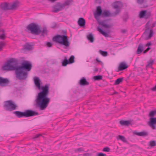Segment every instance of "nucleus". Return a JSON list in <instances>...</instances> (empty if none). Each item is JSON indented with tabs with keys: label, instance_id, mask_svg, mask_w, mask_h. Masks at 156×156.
Wrapping results in <instances>:
<instances>
[{
	"label": "nucleus",
	"instance_id": "f257e3e1",
	"mask_svg": "<svg viewBox=\"0 0 156 156\" xmlns=\"http://www.w3.org/2000/svg\"><path fill=\"white\" fill-rule=\"evenodd\" d=\"M17 61L12 58L6 62L2 67L3 70H14L17 78L20 80H25L27 77V73L24 70L30 71L32 67V65L27 61H24L21 66H14L17 64Z\"/></svg>",
	"mask_w": 156,
	"mask_h": 156
},
{
	"label": "nucleus",
	"instance_id": "f03ea898",
	"mask_svg": "<svg viewBox=\"0 0 156 156\" xmlns=\"http://www.w3.org/2000/svg\"><path fill=\"white\" fill-rule=\"evenodd\" d=\"M35 85L39 90H41L36 96L35 100V105L39 107L41 110L47 108L50 101V99L48 96L49 93V84H46L44 86H41V80L38 77L34 78Z\"/></svg>",
	"mask_w": 156,
	"mask_h": 156
},
{
	"label": "nucleus",
	"instance_id": "7ed1b4c3",
	"mask_svg": "<svg viewBox=\"0 0 156 156\" xmlns=\"http://www.w3.org/2000/svg\"><path fill=\"white\" fill-rule=\"evenodd\" d=\"M52 40L53 41L63 46L64 49H67L69 47L70 43L66 35H61L58 34L54 37Z\"/></svg>",
	"mask_w": 156,
	"mask_h": 156
},
{
	"label": "nucleus",
	"instance_id": "20e7f679",
	"mask_svg": "<svg viewBox=\"0 0 156 156\" xmlns=\"http://www.w3.org/2000/svg\"><path fill=\"white\" fill-rule=\"evenodd\" d=\"M73 2V0H67L63 3L57 2L52 6V12L54 13H57L63 10L65 7L71 5Z\"/></svg>",
	"mask_w": 156,
	"mask_h": 156
},
{
	"label": "nucleus",
	"instance_id": "39448f33",
	"mask_svg": "<svg viewBox=\"0 0 156 156\" xmlns=\"http://www.w3.org/2000/svg\"><path fill=\"white\" fill-rule=\"evenodd\" d=\"M102 10L101 6H98L96 8V12L94 13V18L97 21L98 24L105 28H109L112 25L111 24H107L105 23L104 21H101L100 20V16L102 15Z\"/></svg>",
	"mask_w": 156,
	"mask_h": 156
},
{
	"label": "nucleus",
	"instance_id": "423d86ee",
	"mask_svg": "<svg viewBox=\"0 0 156 156\" xmlns=\"http://www.w3.org/2000/svg\"><path fill=\"white\" fill-rule=\"evenodd\" d=\"M13 113L19 118L23 117H28L38 115V112L32 110H26L24 112L16 111L14 112Z\"/></svg>",
	"mask_w": 156,
	"mask_h": 156
},
{
	"label": "nucleus",
	"instance_id": "0eeeda50",
	"mask_svg": "<svg viewBox=\"0 0 156 156\" xmlns=\"http://www.w3.org/2000/svg\"><path fill=\"white\" fill-rule=\"evenodd\" d=\"M27 29L31 31L32 34L38 35L41 33V30L39 26L34 23L28 25L27 27Z\"/></svg>",
	"mask_w": 156,
	"mask_h": 156
},
{
	"label": "nucleus",
	"instance_id": "6e6552de",
	"mask_svg": "<svg viewBox=\"0 0 156 156\" xmlns=\"http://www.w3.org/2000/svg\"><path fill=\"white\" fill-rule=\"evenodd\" d=\"M3 107L6 111H9L14 110L18 107V106L14 104L11 100L5 101Z\"/></svg>",
	"mask_w": 156,
	"mask_h": 156
},
{
	"label": "nucleus",
	"instance_id": "1a4fd4ad",
	"mask_svg": "<svg viewBox=\"0 0 156 156\" xmlns=\"http://www.w3.org/2000/svg\"><path fill=\"white\" fill-rule=\"evenodd\" d=\"M145 27L146 29L144 33L145 34H149L146 38L147 40L150 39L153 36L154 34L153 30V29H151L150 27V21H148L145 25Z\"/></svg>",
	"mask_w": 156,
	"mask_h": 156
},
{
	"label": "nucleus",
	"instance_id": "9d476101",
	"mask_svg": "<svg viewBox=\"0 0 156 156\" xmlns=\"http://www.w3.org/2000/svg\"><path fill=\"white\" fill-rule=\"evenodd\" d=\"M119 5L120 2H115L113 4L112 6L113 8L116 9V10L115 12L112 13V16H115L121 12V7Z\"/></svg>",
	"mask_w": 156,
	"mask_h": 156
},
{
	"label": "nucleus",
	"instance_id": "9b49d317",
	"mask_svg": "<svg viewBox=\"0 0 156 156\" xmlns=\"http://www.w3.org/2000/svg\"><path fill=\"white\" fill-rule=\"evenodd\" d=\"M9 10H10L9 4L6 2L1 4L0 11L2 13L4 12Z\"/></svg>",
	"mask_w": 156,
	"mask_h": 156
},
{
	"label": "nucleus",
	"instance_id": "f8f14e48",
	"mask_svg": "<svg viewBox=\"0 0 156 156\" xmlns=\"http://www.w3.org/2000/svg\"><path fill=\"white\" fill-rule=\"evenodd\" d=\"M149 125L152 129H156V126H155L156 124V117H151L150 119V121L149 122Z\"/></svg>",
	"mask_w": 156,
	"mask_h": 156
},
{
	"label": "nucleus",
	"instance_id": "ddd939ff",
	"mask_svg": "<svg viewBox=\"0 0 156 156\" xmlns=\"http://www.w3.org/2000/svg\"><path fill=\"white\" fill-rule=\"evenodd\" d=\"M9 82V80L8 79L0 77V85L1 86L3 87L6 86Z\"/></svg>",
	"mask_w": 156,
	"mask_h": 156
},
{
	"label": "nucleus",
	"instance_id": "4468645a",
	"mask_svg": "<svg viewBox=\"0 0 156 156\" xmlns=\"http://www.w3.org/2000/svg\"><path fill=\"white\" fill-rule=\"evenodd\" d=\"M128 67V65L125 62H122L120 63L117 72H119L125 70Z\"/></svg>",
	"mask_w": 156,
	"mask_h": 156
},
{
	"label": "nucleus",
	"instance_id": "2eb2a0df",
	"mask_svg": "<svg viewBox=\"0 0 156 156\" xmlns=\"http://www.w3.org/2000/svg\"><path fill=\"white\" fill-rule=\"evenodd\" d=\"M79 84L82 86H87L89 85V83L85 78L82 77L80 80Z\"/></svg>",
	"mask_w": 156,
	"mask_h": 156
},
{
	"label": "nucleus",
	"instance_id": "dca6fc26",
	"mask_svg": "<svg viewBox=\"0 0 156 156\" xmlns=\"http://www.w3.org/2000/svg\"><path fill=\"white\" fill-rule=\"evenodd\" d=\"M78 25L81 27H84L85 25L86 21L83 18L81 17L79 18L78 22Z\"/></svg>",
	"mask_w": 156,
	"mask_h": 156
},
{
	"label": "nucleus",
	"instance_id": "f3484780",
	"mask_svg": "<svg viewBox=\"0 0 156 156\" xmlns=\"http://www.w3.org/2000/svg\"><path fill=\"white\" fill-rule=\"evenodd\" d=\"M19 2H16L11 5L9 4L10 10L15 9L17 7L19 6Z\"/></svg>",
	"mask_w": 156,
	"mask_h": 156
},
{
	"label": "nucleus",
	"instance_id": "a211bd4d",
	"mask_svg": "<svg viewBox=\"0 0 156 156\" xmlns=\"http://www.w3.org/2000/svg\"><path fill=\"white\" fill-rule=\"evenodd\" d=\"M33 46L29 43H26L24 46V48L27 51L31 50L33 49Z\"/></svg>",
	"mask_w": 156,
	"mask_h": 156
},
{
	"label": "nucleus",
	"instance_id": "6ab92c4d",
	"mask_svg": "<svg viewBox=\"0 0 156 156\" xmlns=\"http://www.w3.org/2000/svg\"><path fill=\"white\" fill-rule=\"evenodd\" d=\"M144 49V45L142 44H139L137 51V54H140L143 51Z\"/></svg>",
	"mask_w": 156,
	"mask_h": 156
},
{
	"label": "nucleus",
	"instance_id": "aec40b11",
	"mask_svg": "<svg viewBox=\"0 0 156 156\" xmlns=\"http://www.w3.org/2000/svg\"><path fill=\"white\" fill-rule=\"evenodd\" d=\"M135 134L139 136H146L148 135V133L146 131H142L140 132H136Z\"/></svg>",
	"mask_w": 156,
	"mask_h": 156
},
{
	"label": "nucleus",
	"instance_id": "412c9836",
	"mask_svg": "<svg viewBox=\"0 0 156 156\" xmlns=\"http://www.w3.org/2000/svg\"><path fill=\"white\" fill-rule=\"evenodd\" d=\"M97 30L100 33L102 34L105 37H107L108 36V34L106 32L103 31L99 27H98Z\"/></svg>",
	"mask_w": 156,
	"mask_h": 156
},
{
	"label": "nucleus",
	"instance_id": "4be33fe9",
	"mask_svg": "<svg viewBox=\"0 0 156 156\" xmlns=\"http://www.w3.org/2000/svg\"><path fill=\"white\" fill-rule=\"evenodd\" d=\"M87 38L92 43L94 41V37L93 35L91 33H90L87 36Z\"/></svg>",
	"mask_w": 156,
	"mask_h": 156
},
{
	"label": "nucleus",
	"instance_id": "5701e85b",
	"mask_svg": "<svg viewBox=\"0 0 156 156\" xmlns=\"http://www.w3.org/2000/svg\"><path fill=\"white\" fill-rule=\"evenodd\" d=\"M154 61L153 60H150V61H148L147 62V64L146 66V69L148 68H153L152 67V65L154 63Z\"/></svg>",
	"mask_w": 156,
	"mask_h": 156
},
{
	"label": "nucleus",
	"instance_id": "b1692460",
	"mask_svg": "<svg viewBox=\"0 0 156 156\" xmlns=\"http://www.w3.org/2000/svg\"><path fill=\"white\" fill-rule=\"evenodd\" d=\"M62 65L63 66H66V65L69 64V62L68 60L67 59V58L66 57H65L63 61L62 62Z\"/></svg>",
	"mask_w": 156,
	"mask_h": 156
},
{
	"label": "nucleus",
	"instance_id": "393cba45",
	"mask_svg": "<svg viewBox=\"0 0 156 156\" xmlns=\"http://www.w3.org/2000/svg\"><path fill=\"white\" fill-rule=\"evenodd\" d=\"M110 13L109 11H105L102 13L101 16L104 17H108L110 16Z\"/></svg>",
	"mask_w": 156,
	"mask_h": 156
},
{
	"label": "nucleus",
	"instance_id": "a878e982",
	"mask_svg": "<svg viewBox=\"0 0 156 156\" xmlns=\"http://www.w3.org/2000/svg\"><path fill=\"white\" fill-rule=\"evenodd\" d=\"M123 79L124 78L123 77L118 79L115 81L114 84L115 85L119 84L120 83L122 82Z\"/></svg>",
	"mask_w": 156,
	"mask_h": 156
},
{
	"label": "nucleus",
	"instance_id": "bb28decb",
	"mask_svg": "<svg viewBox=\"0 0 156 156\" xmlns=\"http://www.w3.org/2000/svg\"><path fill=\"white\" fill-rule=\"evenodd\" d=\"M120 123L122 125L128 126L130 124V122L129 121H123L121 120L120 121Z\"/></svg>",
	"mask_w": 156,
	"mask_h": 156
},
{
	"label": "nucleus",
	"instance_id": "cd10ccee",
	"mask_svg": "<svg viewBox=\"0 0 156 156\" xmlns=\"http://www.w3.org/2000/svg\"><path fill=\"white\" fill-rule=\"evenodd\" d=\"M156 115V110L152 111L150 112L148 116L151 117H153Z\"/></svg>",
	"mask_w": 156,
	"mask_h": 156
},
{
	"label": "nucleus",
	"instance_id": "c85d7f7f",
	"mask_svg": "<svg viewBox=\"0 0 156 156\" xmlns=\"http://www.w3.org/2000/svg\"><path fill=\"white\" fill-rule=\"evenodd\" d=\"M146 11L142 10L140 12L139 14V17L140 18H143L146 15Z\"/></svg>",
	"mask_w": 156,
	"mask_h": 156
},
{
	"label": "nucleus",
	"instance_id": "c756f323",
	"mask_svg": "<svg viewBox=\"0 0 156 156\" xmlns=\"http://www.w3.org/2000/svg\"><path fill=\"white\" fill-rule=\"evenodd\" d=\"M118 137L119 139L122 140L123 142L125 143L127 142V141L124 136L119 135L118 136Z\"/></svg>",
	"mask_w": 156,
	"mask_h": 156
},
{
	"label": "nucleus",
	"instance_id": "7c9ffc66",
	"mask_svg": "<svg viewBox=\"0 0 156 156\" xmlns=\"http://www.w3.org/2000/svg\"><path fill=\"white\" fill-rule=\"evenodd\" d=\"M102 76L101 75L96 76L93 77V79L95 80H101Z\"/></svg>",
	"mask_w": 156,
	"mask_h": 156
},
{
	"label": "nucleus",
	"instance_id": "2f4dec72",
	"mask_svg": "<svg viewBox=\"0 0 156 156\" xmlns=\"http://www.w3.org/2000/svg\"><path fill=\"white\" fill-rule=\"evenodd\" d=\"M99 53L104 56H106L108 55V52L106 51H104L101 50L99 51Z\"/></svg>",
	"mask_w": 156,
	"mask_h": 156
},
{
	"label": "nucleus",
	"instance_id": "473e14b6",
	"mask_svg": "<svg viewBox=\"0 0 156 156\" xmlns=\"http://www.w3.org/2000/svg\"><path fill=\"white\" fill-rule=\"evenodd\" d=\"M149 145L151 147H153L156 146V141L155 140L150 141L149 142Z\"/></svg>",
	"mask_w": 156,
	"mask_h": 156
},
{
	"label": "nucleus",
	"instance_id": "72a5a7b5",
	"mask_svg": "<svg viewBox=\"0 0 156 156\" xmlns=\"http://www.w3.org/2000/svg\"><path fill=\"white\" fill-rule=\"evenodd\" d=\"M74 56L73 55H71L68 61L69 64L73 63L74 62Z\"/></svg>",
	"mask_w": 156,
	"mask_h": 156
},
{
	"label": "nucleus",
	"instance_id": "f704fd0d",
	"mask_svg": "<svg viewBox=\"0 0 156 156\" xmlns=\"http://www.w3.org/2000/svg\"><path fill=\"white\" fill-rule=\"evenodd\" d=\"M41 33H42L43 35L44 36L45 34H46L47 33V30L45 27L43 28L42 30H41Z\"/></svg>",
	"mask_w": 156,
	"mask_h": 156
},
{
	"label": "nucleus",
	"instance_id": "c9c22d12",
	"mask_svg": "<svg viewBox=\"0 0 156 156\" xmlns=\"http://www.w3.org/2000/svg\"><path fill=\"white\" fill-rule=\"evenodd\" d=\"M5 43L3 42H0V51L2 50L3 47L5 45Z\"/></svg>",
	"mask_w": 156,
	"mask_h": 156
},
{
	"label": "nucleus",
	"instance_id": "e433bc0d",
	"mask_svg": "<svg viewBox=\"0 0 156 156\" xmlns=\"http://www.w3.org/2000/svg\"><path fill=\"white\" fill-rule=\"evenodd\" d=\"M110 149L108 147H105L104 148L102 151L104 152H109L110 151Z\"/></svg>",
	"mask_w": 156,
	"mask_h": 156
},
{
	"label": "nucleus",
	"instance_id": "4c0bfd02",
	"mask_svg": "<svg viewBox=\"0 0 156 156\" xmlns=\"http://www.w3.org/2000/svg\"><path fill=\"white\" fill-rule=\"evenodd\" d=\"M145 0H137V3L140 5H141L143 4Z\"/></svg>",
	"mask_w": 156,
	"mask_h": 156
},
{
	"label": "nucleus",
	"instance_id": "58836bf2",
	"mask_svg": "<svg viewBox=\"0 0 156 156\" xmlns=\"http://www.w3.org/2000/svg\"><path fill=\"white\" fill-rule=\"evenodd\" d=\"M83 151V150L82 148H79L75 150V152H80Z\"/></svg>",
	"mask_w": 156,
	"mask_h": 156
},
{
	"label": "nucleus",
	"instance_id": "ea45409f",
	"mask_svg": "<svg viewBox=\"0 0 156 156\" xmlns=\"http://www.w3.org/2000/svg\"><path fill=\"white\" fill-rule=\"evenodd\" d=\"M98 156H106V155L102 153H98Z\"/></svg>",
	"mask_w": 156,
	"mask_h": 156
},
{
	"label": "nucleus",
	"instance_id": "a19ab883",
	"mask_svg": "<svg viewBox=\"0 0 156 156\" xmlns=\"http://www.w3.org/2000/svg\"><path fill=\"white\" fill-rule=\"evenodd\" d=\"M41 134H37L35 135V136L33 138V139H35L39 137L40 136H41Z\"/></svg>",
	"mask_w": 156,
	"mask_h": 156
},
{
	"label": "nucleus",
	"instance_id": "79ce46f5",
	"mask_svg": "<svg viewBox=\"0 0 156 156\" xmlns=\"http://www.w3.org/2000/svg\"><path fill=\"white\" fill-rule=\"evenodd\" d=\"M156 25V22H154V23H152V24L151 25L150 24V27L151 28H152L154 27Z\"/></svg>",
	"mask_w": 156,
	"mask_h": 156
},
{
	"label": "nucleus",
	"instance_id": "37998d69",
	"mask_svg": "<svg viewBox=\"0 0 156 156\" xmlns=\"http://www.w3.org/2000/svg\"><path fill=\"white\" fill-rule=\"evenodd\" d=\"M151 48L149 47H148L145 50H144V52L143 53L144 54L146 53V52H147L149 50H150Z\"/></svg>",
	"mask_w": 156,
	"mask_h": 156
},
{
	"label": "nucleus",
	"instance_id": "c03bdc74",
	"mask_svg": "<svg viewBox=\"0 0 156 156\" xmlns=\"http://www.w3.org/2000/svg\"><path fill=\"white\" fill-rule=\"evenodd\" d=\"M47 46L49 47H51L52 45V44L50 42H47Z\"/></svg>",
	"mask_w": 156,
	"mask_h": 156
},
{
	"label": "nucleus",
	"instance_id": "a18cd8bd",
	"mask_svg": "<svg viewBox=\"0 0 156 156\" xmlns=\"http://www.w3.org/2000/svg\"><path fill=\"white\" fill-rule=\"evenodd\" d=\"M91 154L88 153H85L83 154V156H90Z\"/></svg>",
	"mask_w": 156,
	"mask_h": 156
},
{
	"label": "nucleus",
	"instance_id": "49530a36",
	"mask_svg": "<svg viewBox=\"0 0 156 156\" xmlns=\"http://www.w3.org/2000/svg\"><path fill=\"white\" fill-rule=\"evenodd\" d=\"M126 32V30L125 29H122L121 30V32L123 34H125Z\"/></svg>",
	"mask_w": 156,
	"mask_h": 156
},
{
	"label": "nucleus",
	"instance_id": "de8ad7c7",
	"mask_svg": "<svg viewBox=\"0 0 156 156\" xmlns=\"http://www.w3.org/2000/svg\"><path fill=\"white\" fill-rule=\"evenodd\" d=\"M57 0H48L49 2H50L52 3H53L55 2Z\"/></svg>",
	"mask_w": 156,
	"mask_h": 156
},
{
	"label": "nucleus",
	"instance_id": "09e8293b",
	"mask_svg": "<svg viewBox=\"0 0 156 156\" xmlns=\"http://www.w3.org/2000/svg\"><path fill=\"white\" fill-rule=\"evenodd\" d=\"M98 71V69L97 68H95L94 70V72H96Z\"/></svg>",
	"mask_w": 156,
	"mask_h": 156
},
{
	"label": "nucleus",
	"instance_id": "8fccbe9b",
	"mask_svg": "<svg viewBox=\"0 0 156 156\" xmlns=\"http://www.w3.org/2000/svg\"><path fill=\"white\" fill-rule=\"evenodd\" d=\"M96 60L97 61V62H101V61L100 60H99L98 58H97L96 59Z\"/></svg>",
	"mask_w": 156,
	"mask_h": 156
},
{
	"label": "nucleus",
	"instance_id": "3c124183",
	"mask_svg": "<svg viewBox=\"0 0 156 156\" xmlns=\"http://www.w3.org/2000/svg\"><path fill=\"white\" fill-rule=\"evenodd\" d=\"M151 45V43H148L147 44V46H149Z\"/></svg>",
	"mask_w": 156,
	"mask_h": 156
},
{
	"label": "nucleus",
	"instance_id": "603ef678",
	"mask_svg": "<svg viewBox=\"0 0 156 156\" xmlns=\"http://www.w3.org/2000/svg\"><path fill=\"white\" fill-rule=\"evenodd\" d=\"M117 93H118V92H115L114 93V94H117Z\"/></svg>",
	"mask_w": 156,
	"mask_h": 156
}]
</instances>
